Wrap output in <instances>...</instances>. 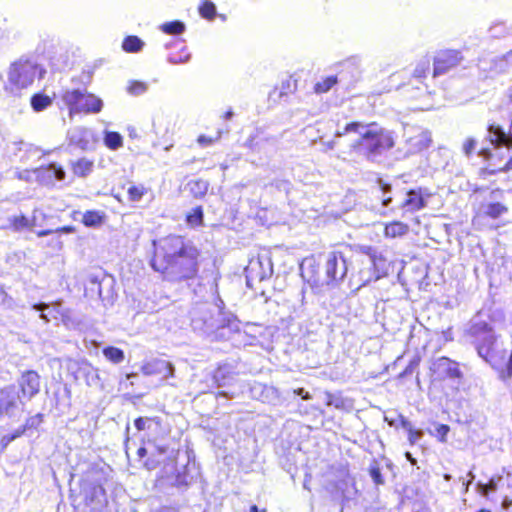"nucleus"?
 <instances>
[{
  "instance_id": "72a5a7b5",
  "label": "nucleus",
  "mask_w": 512,
  "mask_h": 512,
  "mask_svg": "<svg viewBox=\"0 0 512 512\" xmlns=\"http://www.w3.org/2000/svg\"><path fill=\"white\" fill-rule=\"evenodd\" d=\"M504 480V477L497 476L492 477L487 484H479L480 492L483 495H487L488 492H495L498 488L500 483Z\"/></svg>"
},
{
  "instance_id": "7ed1b4c3",
  "label": "nucleus",
  "mask_w": 512,
  "mask_h": 512,
  "mask_svg": "<svg viewBox=\"0 0 512 512\" xmlns=\"http://www.w3.org/2000/svg\"><path fill=\"white\" fill-rule=\"evenodd\" d=\"M45 70L29 60L13 62L4 75H0L2 92L8 96L18 97L28 89L36 79H41Z\"/></svg>"
},
{
  "instance_id": "0e129e2a",
  "label": "nucleus",
  "mask_w": 512,
  "mask_h": 512,
  "mask_svg": "<svg viewBox=\"0 0 512 512\" xmlns=\"http://www.w3.org/2000/svg\"><path fill=\"white\" fill-rule=\"evenodd\" d=\"M392 199L390 197H387V198H384L382 203H383V206H388L390 203H391Z\"/></svg>"
},
{
  "instance_id": "69168bd1",
  "label": "nucleus",
  "mask_w": 512,
  "mask_h": 512,
  "mask_svg": "<svg viewBox=\"0 0 512 512\" xmlns=\"http://www.w3.org/2000/svg\"><path fill=\"white\" fill-rule=\"evenodd\" d=\"M505 168H506V170H511L512 169V157L506 163Z\"/></svg>"
},
{
  "instance_id": "338daca9",
  "label": "nucleus",
  "mask_w": 512,
  "mask_h": 512,
  "mask_svg": "<svg viewBox=\"0 0 512 512\" xmlns=\"http://www.w3.org/2000/svg\"><path fill=\"white\" fill-rule=\"evenodd\" d=\"M250 512H266V510L259 511L256 505L251 506Z\"/></svg>"
},
{
  "instance_id": "13d9d810",
  "label": "nucleus",
  "mask_w": 512,
  "mask_h": 512,
  "mask_svg": "<svg viewBox=\"0 0 512 512\" xmlns=\"http://www.w3.org/2000/svg\"><path fill=\"white\" fill-rule=\"evenodd\" d=\"M53 233L52 230H42V231H38L37 232V236L38 237H43V236H47L49 234Z\"/></svg>"
},
{
  "instance_id": "39448f33",
  "label": "nucleus",
  "mask_w": 512,
  "mask_h": 512,
  "mask_svg": "<svg viewBox=\"0 0 512 512\" xmlns=\"http://www.w3.org/2000/svg\"><path fill=\"white\" fill-rule=\"evenodd\" d=\"M406 155L416 154L429 147L431 134L427 130L411 127L405 132Z\"/></svg>"
},
{
  "instance_id": "c756f323",
  "label": "nucleus",
  "mask_w": 512,
  "mask_h": 512,
  "mask_svg": "<svg viewBox=\"0 0 512 512\" xmlns=\"http://www.w3.org/2000/svg\"><path fill=\"white\" fill-rule=\"evenodd\" d=\"M185 31V24L181 21H171L162 25V32L171 35H180Z\"/></svg>"
},
{
  "instance_id": "f704fd0d",
  "label": "nucleus",
  "mask_w": 512,
  "mask_h": 512,
  "mask_svg": "<svg viewBox=\"0 0 512 512\" xmlns=\"http://www.w3.org/2000/svg\"><path fill=\"white\" fill-rule=\"evenodd\" d=\"M337 83V78L334 76L327 77L322 81H319L314 86V91L316 93H325L329 91L335 84Z\"/></svg>"
},
{
  "instance_id": "e433bc0d",
  "label": "nucleus",
  "mask_w": 512,
  "mask_h": 512,
  "mask_svg": "<svg viewBox=\"0 0 512 512\" xmlns=\"http://www.w3.org/2000/svg\"><path fill=\"white\" fill-rule=\"evenodd\" d=\"M147 193V189L143 186H131L128 189L129 199L131 201H139L145 194Z\"/></svg>"
},
{
  "instance_id": "a211bd4d",
  "label": "nucleus",
  "mask_w": 512,
  "mask_h": 512,
  "mask_svg": "<svg viewBox=\"0 0 512 512\" xmlns=\"http://www.w3.org/2000/svg\"><path fill=\"white\" fill-rule=\"evenodd\" d=\"M83 93L80 90H68L65 91L62 95L63 102L68 106L69 108V114L72 116L73 114H76V108L79 106L81 102Z\"/></svg>"
},
{
  "instance_id": "e2e57ef3",
  "label": "nucleus",
  "mask_w": 512,
  "mask_h": 512,
  "mask_svg": "<svg viewBox=\"0 0 512 512\" xmlns=\"http://www.w3.org/2000/svg\"><path fill=\"white\" fill-rule=\"evenodd\" d=\"M382 189H383V193L385 194V193L390 192V190H391V186H390V185H388V184H384V185L382 186Z\"/></svg>"
},
{
  "instance_id": "ea45409f",
  "label": "nucleus",
  "mask_w": 512,
  "mask_h": 512,
  "mask_svg": "<svg viewBox=\"0 0 512 512\" xmlns=\"http://www.w3.org/2000/svg\"><path fill=\"white\" fill-rule=\"evenodd\" d=\"M370 476L373 480V482L376 484V485H383L384 484V478L381 474V470L379 468L378 465H372L370 467Z\"/></svg>"
},
{
  "instance_id": "774afa93",
  "label": "nucleus",
  "mask_w": 512,
  "mask_h": 512,
  "mask_svg": "<svg viewBox=\"0 0 512 512\" xmlns=\"http://www.w3.org/2000/svg\"><path fill=\"white\" fill-rule=\"evenodd\" d=\"M506 95H507V97L509 98V100L512 102V87H510V88L507 90Z\"/></svg>"
},
{
  "instance_id": "1a4fd4ad",
  "label": "nucleus",
  "mask_w": 512,
  "mask_h": 512,
  "mask_svg": "<svg viewBox=\"0 0 512 512\" xmlns=\"http://www.w3.org/2000/svg\"><path fill=\"white\" fill-rule=\"evenodd\" d=\"M18 384L22 398L30 400L40 391V376L36 371H25L22 373Z\"/></svg>"
},
{
  "instance_id": "4468645a",
  "label": "nucleus",
  "mask_w": 512,
  "mask_h": 512,
  "mask_svg": "<svg viewBox=\"0 0 512 512\" xmlns=\"http://www.w3.org/2000/svg\"><path fill=\"white\" fill-rule=\"evenodd\" d=\"M434 365L438 371L445 373L450 378H459L461 376L458 364L449 358L441 357Z\"/></svg>"
},
{
  "instance_id": "6ab92c4d",
  "label": "nucleus",
  "mask_w": 512,
  "mask_h": 512,
  "mask_svg": "<svg viewBox=\"0 0 512 512\" xmlns=\"http://www.w3.org/2000/svg\"><path fill=\"white\" fill-rule=\"evenodd\" d=\"M94 167V161L87 158H80L72 163V171L78 177L89 175Z\"/></svg>"
},
{
  "instance_id": "4be33fe9",
  "label": "nucleus",
  "mask_w": 512,
  "mask_h": 512,
  "mask_svg": "<svg viewBox=\"0 0 512 512\" xmlns=\"http://www.w3.org/2000/svg\"><path fill=\"white\" fill-rule=\"evenodd\" d=\"M208 183L204 180H191L187 184V189L196 198L203 197L208 191Z\"/></svg>"
},
{
  "instance_id": "052dcab7",
  "label": "nucleus",
  "mask_w": 512,
  "mask_h": 512,
  "mask_svg": "<svg viewBox=\"0 0 512 512\" xmlns=\"http://www.w3.org/2000/svg\"><path fill=\"white\" fill-rule=\"evenodd\" d=\"M146 453H147V448L141 447V448L138 449V455L140 457H144L146 455Z\"/></svg>"
},
{
  "instance_id": "dca6fc26",
  "label": "nucleus",
  "mask_w": 512,
  "mask_h": 512,
  "mask_svg": "<svg viewBox=\"0 0 512 512\" xmlns=\"http://www.w3.org/2000/svg\"><path fill=\"white\" fill-rule=\"evenodd\" d=\"M425 207V201L421 194L416 190H410L407 193V198L402 204V208L414 212Z\"/></svg>"
},
{
  "instance_id": "3c124183",
  "label": "nucleus",
  "mask_w": 512,
  "mask_h": 512,
  "mask_svg": "<svg viewBox=\"0 0 512 512\" xmlns=\"http://www.w3.org/2000/svg\"><path fill=\"white\" fill-rule=\"evenodd\" d=\"M148 420L143 418H138L135 420V426L138 430H143L145 428V424Z\"/></svg>"
},
{
  "instance_id": "864d4df0",
  "label": "nucleus",
  "mask_w": 512,
  "mask_h": 512,
  "mask_svg": "<svg viewBox=\"0 0 512 512\" xmlns=\"http://www.w3.org/2000/svg\"><path fill=\"white\" fill-rule=\"evenodd\" d=\"M295 393L299 396H301L303 399L308 400L311 398L310 394L306 392L303 388H299L295 390Z\"/></svg>"
},
{
  "instance_id": "6e6552de",
  "label": "nucleus",
  "mask_w": 512,
  "mask_h": 512,
  "mask_svg": "<svg viewBox=\"0 0 512 512\" xmlns=\"http://www.w3.org/2000/svg\"><path fill=\"white\" fill-rule=\"evenodd\" d=\"M325 273L330 281L342 280L347 273L346 260L340 252H330L327 254L325 263Z\"/></svg>"
},
{
  "instance_id": "aec40b11",
  "label": "nucleus",
  "mask_w": 512,
  "mask_h": 512,
  "mask_svg": "<svg viewBox=\"0 0 512 512\" xmlns=\"http://www.w3.org/2000/svg\"><path fill=\"white\" fill-rule=\"evenodd\" d=\"M409 231V226L400 221H394L385 226L384 234L389 238L401 237Z\"/></svg>"
},
{
  "instance_id": "b1692460",
  "label": "nucleus",
  "mask_w": 512,
  "mask_h": 512,
  "mask_svg": "<svg viewBox=\"0 0 512 512\" xmlns=\"http://www.w3.org/2000/svg\"><path fill=\"white\" fill-rule=\"evenodd\" d=\"M36 213L37 211L35 210L31 220L25 217L24 215L15 216L12 221L14 228L16 230H21L24 228L32 229L33 227H35L37 221Z\"/></svg>"
},
{
  "instance_id": "58836bf2",
  "label": "nucleus",
  "mask_w": 512,
  "mask_h": 512,
  "mask_svg": "<svg viewBox=\"0 0 512 512\" xmlns=\"http://www.w3.org/2000/svg\"><path fill=\"white\" fill-rule=\"evenodd\" d=\"M146 90V83L140 81H133L128 87V92L135 96L143 94Z\"/></svg>"
},
{
  "instance_id": "393cba45",
  "label": "nucleus",
  "mask_w": 512,
  "mask_h": 512,
  "mask_svg": "<svg viewBox=\"0 0 512 512\" xmlns=\"http://www.w3.org/2000/svg\"><path fill=\"white\" fill-rule=\"evenodd\" d=\"M143 46L144 42L137 36H128L122 43L123 50L129 53L138 52L142 49Z\"/></svg>"
},
{
  "instance_id": "bf43d9fd",
  "label": "nucleus",
  "mask_w": 512,
  "mask_h": 512,
  "mask_svg": "<svg viewBox=\"0 0 512 512\" xmlns=\"http://www.w3.org/2000/svg\"><path fill=\"white\" fill-rule=\"evenodd\" d=\"M198 142L200 144H207V143H211V140L210 139H207L205 136H200L198 138Z\"/></svg>"
},
{
  "instance_id": "412c9836",
  "label": "nucleus",
  "mask_w": 512,
  "mask_h": 512,
  "mask_svg": "<svg viewBox=\"0 0 512 512\" xmlns=\"http://www.w3.org/2000/svg\"><path fill=\"white\" fill-rule=\"evenodd\" d=\"M399 420L401 421V427L407 430L408 432V440L410 444H415L423 437L422 430H415L410 421H408L403 415H399Z\"/></svg>"
},
{
  "instance_id": "f257e3e1",
  "label": "nucleus",
  "mask_w": 512,
  "mask_h": 512,
  "mask_svg": "<svg viewBox=\"0 0 512 512\" xmlns=\"http://www.w3.org/2000/svg\"><path fill=\"white\" fill-rule=\"evenodd\" d=\"M162 280L179 282L194 279L199 271L200 251L181 236H169L162 245Z\"/></svg>"
},
{
  "instance_id": "6e6d98bb",
  "label": "nucleus",
  "mask_w": 512,
  "mask_h": 512,
  "mask_svg": "<svg viewBox=\"0 0 512 512\" xmlns=\"http://www.w3.org/2000/svg\"><path fill=\"white\" fill-rule=\"evenodd\" d=\"M385 420L388 421L389 425H391V426H396V427L401 426V421L399 420V416L395 420L389 421L387 417L385 418Z\"/></svg>"
},
{
  "instance_id": "7c9ffc66",
  "label": "nucleus",
  "mask_w": 512,
  "mask_h": 512,
  "mask_svg": "<svg viewBox=\"0 0 512 512\" xmlns=\"http://www.w3.org/2000/svg\"><path fill=\"white\" fill-rule=\"evenodd\" d=\"M507 207L501 203H490L484 208L485 215L496 219L507 212Z\"/></svg>"
},
{
  "instance_id": "f3484780",
  "label": "nucleus",
  "mask_w": 512,
  "mask_h": 512,
  "mask_svg": "<svg viewBox=\"0 0 512 512\" xmlns=\"http://www.w3.org/2000/svg\"><path fill=\"white\" fill-rule=\"evenodd\" d=\"M326 404L338 410H350L352 402L341 395V393H326Z\"/></svg>"
},
{
  "instance_id": "4c0bfd02",
  "label": "nucleus",
  "mask_w": 512,
  "mask_h": 512,
  "mask_svg": "<svg viewBox=\"0 0 512 512\" xmlns=\"http://www.w3.org/2000/svg\"><path fill=\"white\" fill-rule=\"evenodd\" d=\"M203 211L201 207H197L187 216V222L191 226H198L202 223Z\"/></svg>"
},
{
  "instance_id": "423d86ee",
  "label": "nucleus",
  "mask_w": 512,
  "mask_h": 512,
  "mask_svg": "<svg viewBox=\"0 0 512 512\" xmlns=\"http://www.w3.org/2000/svg\"><path fill=\"white\" fill-rule=\"evenodd\" d=\"M247 283L251 281H263L271 277L273 273V265L269 258L257 257L251 259L245 269Z\"/></svg>"
},
{
  "instance_id": "c9c22d12",
  "label": "nucleus",
  "mask_w": 512,
  "mask_h": 512,
  "mask_svg": "<svg viewBox=\"0 0 512 512\" xmlns=\"http://www.w3.org/2000/svg\"><path fill=\"white\" fill-rule=\"evenodd\" d=\"M175 44L179 45V46H183V42L180 41L179 39L175 41ZM190 58V54L188 52H186L183 47H181V51L178 55H169L168 56V61L171 62V63H184V62H187Z\"/></svg>"
},
{
  "instance_id": "37998d69",
  "label": "nucleus",
  "mask_w": 512,
  "mask_h": 512,
  "mask_svg": "<svg viewBox=\"0 0 512 512\" xmlns=\"http://www.w3.org/2000/svg\"><path fill=\"white\" fill-rule=\"evenodd\" d=\"M429 61L425 60V61H422L420 62L415 70H414V77L416 78H422V77H425L426 76V73L429 71Z\"/></svg>"
},
{
  "instance_id": "c85d7f7f",
  "label": "nucleus",
  "mask_w": 512,
  "mask_h": 512,
  "mask_svg": "<svg viewBox=\"0 0 512 512\" xmlns=\"http://www.w3.org/2000/svg\"><path fill=\"white\" fill-rule=\"evenodd\" d=\"M83 224L87 227H96L103 222V214L95 211H87L83 215Z\"/></svg>"
},
{
  "instance_id": "0eeeda50",
  "label": "nucleus",
  "mask_w": 512,
  "mask_h": 512,
  "mask_svg": "<svg viewBox=\"0 0 512 512\" xmlns=\"http://www.w3.org/2000/svg\"><path fill=\"white\" fill-rule=\"evenodd\" d=\"M462 60L463 57L459 51L443 50L438 52L434 58V76L446 74L457 67Z\"/></svg>"
},
{
  "instance_id": "8fccbe9b",
  "label": "nucleus",
  "mask_w": 512,
  "mask_h": 512,
  "mask_svg": "<svg viewBox=\"0 0 512 512\" xmlns=\"http://www.w3.org/2000/svg\"><path fill=\"white\" fill-rule=\"evenodd\" d=\"M33 308L38 310V311L43 312L44 310H46L48 308V305L45 304V303L35 304V305H33ZM40 318L43 319L46 323L49 322V319H48L47 315L44 314V313L40 314Z\"/></svg>"
},
{
  "instance_id": "a878e982",
  "label": "nucleus",
  "mask_w": 512,
  "mask_h": 512,
  "mask_svg": "<svg viewBox=\"0 0 512 512\" xmlns=\"http://www.w3.org/2000/svg\"><path fill=\"white\" fill-rule=\"evenodd\" d=\"M51 104H52V98L47 95L35 94L31 98V106H32L33 110L36 112H40V111L48 108Z\"/></svg>"
},
{
  "instance_id": "5701e85b",
  "label": "nucleus",
  "mask_w": 512,
  "mask_h": 512,
  "mask_svg": "<svg viewBox=\"0 0 512 512\" xmlns=\"http://www.w3.org/2000/svg\"><path fill=\"white\" fill-rule=\"evenodd\" d=\"M233 374L232 368L228 364L220 365L214 372V380L218 386H225L227 380Z\"/></svg>"
},
{
  "instance_id": "20e7f679",
  "label": "nucleus",
  "mask_w": 512,
  "mask_h": 512,
  "mask_svg": "<svg viewBox=\"0 0 512 512\" xmlns=\"http://www.w3.org/2000/svg\"><path fill=\"white\" fill-rule=\"evenodd\" d=\"M467 334L473 338L479 356L495 366L496 336L493 329L485 321L475 317L469 324Z\"/></svg>"
},
{
  "instance_id": "9b49d317",
  "label": "nucleus",
  "mask_w": 512,
  "mask_h": 512,
  "mask_svg": "<svg viewBox=\"0 0 512 512\" xmlns=\"http://www.w3.org/2000/svg\"><path fill=\"white\" fill-rule=\"evenodd\" d=\"M20 396L14 386H6L0 389V412L12 415L18 408Z\"/></svg>"
},
{
  "instance_id": "a19ab883",
  "label": "nucleus",
  "mask_w": 512,
  "mask_h": 512,
  "mask_svg": "<svg viewBox=\"0 0 512 512\" xmlns=\"http://www.w3.org/2000/svg\"><path fill=\"white\" fill-rule=\"evenodd\" d=\"M42 414H36L30 418H28L24 424L23 427H21L20 429H24V432L26 431V429H29V428H37L41 423H42Z\"/></svg>"
},
{
  "instance_id": "79ce46f5",
  "label": "nucleus",
  "mask_w": 512,
  "mask_h": 512,
  "mask_svg": "<svg viewBox=\"0 0 512 512\" xmlns=\"http://www.w3.org/2000/svg\"><path fill=\"white\" fill-rule=\"evenodd\" d=\"M24 433V429H17L14 433L12 434H6V435H3L0 439V444L3 446V447H6L8 444H10L12 441H14L16 438L20 437L22 434Z\"/></svg>"
},
{
  "instance_id": "c03bdc74",
  "label": "nucleus",
  "mask_w": 512,
  "mask_h": 512,
  "mask_svg": "<svg viewBox=\"0 0 512 512\" xmlns=\"http://www.w3.org/2000/svg\"><path fill=\"white\" fill-rule=\"evenodd\" d=\"M370 263L373 265L375 270L383 269L385 259L376 253L370 255Z\"/></svg>"
},
{
  "instance_id": "49530a36",
  "label": "nucleus",
  "mask_w": 512,
  "mask_h": 512,
  "mask_svg": "<svg viewBox=\"0 0 512 512\" xmlns=\"http://www.w3.org/2000/svg\"><path fill=\"white\" fill-rule=\"evenodd\" d=\"M173 376V366L170 362H162V378Z\"/></svg>"
},
{
  "instance_id": "2eb2a0df",
  "label": "nucleus",
  "mask_w": 512,
  "mask_h": 512,
  "mask_svg": "<svg viewBox=\"0 0 512 512\" xmlns=\"http://www.w3.org/2000/svg\"><path fill=\"white\" fill-rule=\"evenodd\" d=\"M33 172L43 180H52L53 178L63 180L65 178V171L56 164H51L47 168L36 169Z\"/></svg>"
},
{
  "instance_id": "de8ad7c7",
  "label": "nucleus",
  "mask_w": 512,
  "mask_h": 512,
  "mask_svg": "<svg viewBox=\"0 0 512 512\" xmlns=\"http://www.w3.org/2000/svg\"><path fill=\"white\" fill-rule=\"evenodd\" d=\"M475 146H476V141L474 139H468L463 145V150H464L465 154L470 155L473 152V150L475 149Z\"/></svg>"
},
{
  "instance_id": "cd10ccee",
  "label": "nucleus",
  "mask_w": 512,
  "mask_h": 512,
  "mask_svg": "<svg viewBox=\"0 0 512 512\" xmlns=\"http://www.w3.org/2000/svg\"><path fill=\"white\" fill-rule=\"evenodd\" d=\"M103 354L107 360L115 364L121 363L125 358L121 349L112 346L104 348Z\"/></svg>"
},
{
  "instance_id": "ddd939ff",
  "label": "nucleus",
  "mask_w": 512,
  "mask_h": 512,
  "mask_svg": "<svg viewBox=\"0 0 512 512\" xmlns=\"http://www.w3.org/2000/svg\"><path fill=\"white\" fill-rule=\"evenodd\" d=\"M103 106L102 100L92 94L83 93L79 106L74 108L76 113H98Z\"/></svg>"
},
{
  "instance_id": "603ef678",
  "label": "nucleus",
  "mask_w": 512,
  "mask_h": 512,
  "mask_svg": "<svg viewBox=\"0 0 512 512\" xmlns=\"http://www.w3.org/2000/svg\"><path fill=\"white\" fill-rule=\"evenodd\" d=\"M503 481H505L507 488L511 489V496H512V473L507 472L506 477L504 478Z\"/></svg>"
},
{
  "instance_id": "a18cd8bd",
  "label": "nucleus",
  "mask_w": 512,
  "mask_h": 512,
  "mask_svg": "<svg viewBox=\"0 0 512 512\" xmlns=\"http://www.w3.org/2000/svg\"><path fill=\"white\" fill-rule=\"evenodd\" d=\"M449 426L445 425V424H439L437 427H436V436L439 438V440L441 442H445L446 441V436L449 432Z\"/></svg>"
},
{
  "instance_id": "f8f14e48",
  "label": "nucleus",
  "mask_w": 512,
  "mask_h": 512,
  "mask_svg": "<svg viewBox=\"0 0 512 512\" xmlns=\"http://www.w3.org/2000/svg\"><path fill=\"white\" fill-rule=\"evenodd\" d=\"M490 142L496 147H512V135L505 133L499 125H490L488 128Z\"/></svg>"
},
{
  "instance_id": "680f3d73",
  "label": "nucleus",
  "mask_w": 512,
  "mask_h": 512,
  "mask_svg": "<svg viewBox=\"0 0 512 512\" xmlns=\"http://www.w3.org/2000/svg\"><path fill=\"white\" fill-rule=\"evenodd\" d=\"M406 458L412 463V464H415L416 463V460L412 457L411 453L409 452H406Z\"/></svg>"
},
{
  "instance_id": "09e8293b",
  "label": "nucleus",
  "mask_w": 512,
  "mask_h": 512,
  "mask_svg": "<svg viewBox=\"0 0 512 512\" xmlns=\"http://www.w3.org/2000/svg\"><path fill=\"white\" fill-rule=\"evenodd\" d=\"M320 144L322 146L321 151L322 152H328V151L334 149V147L336 145V141L335 140H330V141L320 140Z\"/></svg>"
},
{
  "instance_id": "f03ea898",
  "label": "nucleus",
  "mask_w": 512,
  "mask_h": 512,
  "mask_svg": "<svg viewBox=\"0 0 512 512\" xmlns=\"http://www.w3.org/2000/svg\"><path fill=\"white\" fill-rule=\"evenodd\" d=\"M351 132L360 136V139L355 143V147H358L370 160H374L395 145L392 132L380 128L374 123L368 125L359 122L349 123L343 131H336L335 138Z\"/></svg>"
},
{
  "instance_id": "5fc2aeb1",
  "label": "nucleus",
  "mask_w": 512,
  "mask_h": 512,
  "mask_svg": "<svg viewBox=\"0 0 512 512\" xmlns=\"http://www.w3.org/2000/svg\"><path fill=\"white\" fill-rule=\"evenodd\" d=\"M74 227L72 226H64L60 229H57L56 232H63V233H72L74 232Z\"/></svg>"
},
{
  "instance_id": "9d476101",
  "label": "nucleus",
  "mask_w": 512,
  "mask_h": 512,
  "mask_svg": "<svg viewBox=\"0 0 512 512\" xmlns=\"http://www.w3.org/2000/svg\"><path fill=\"white\" fill-rule=\"evenodd\" d=\"M86 506L92 512H102L107 505L105 489L100 485H93L85 490Z\"/></svg>"
},
{
  "instance_id": "473e14b6",
  "label": "nucleus",
  "mask_w": 512,
  "mask_h": 512,
  "mask_svg": "<svg viewBox=\"0 0 512 512\" xmlns=\"http://www.w3.org/2000/svg\"><path fill=\"white\" fill-rule=\"evenodd\" d=\"M199 13L203 18L212 20L216 15V6L210 0H204L199 7Z\"/></svg>"
},
{
  "instance_id": "2f4dec72",
  "label": "nucleus",
  "mask_w": 512,
  "mask_h": 512,
  "mask_svg": "<svg viewBox=\"0 0 512 512\" xmlns=\"http://www.w3.org/2000/svg\"><path fill=\"white\" fill-rule=\"evenodd\" d=\"M192 480L193 477L189 474L188 468L184 467L183 472H178L171 484L178 488H182L188 486Z\"/></svg>"
},
{
  "instance_id": "4d7b16f0",
  "label": "nucleus",
  "mask_w": 512,
  "mask_h": 512,
  "mask_svg": "<svg viewBox=\"0 0 512 512\" xmlns=\"http://www.w3.org/2000/svg\"><path fill=\"white\" fill-rule=\"evenodd\" d=\"M204 324H205V326H206V331H207V332H208V331H212V330L216 327V326L214 325V323H213V322H211V321H207V320H205V321H204Z\"/></svg>"
},
{
  "instance_id": "bb28decb",
  "label": "nucleus",
  "mask_w": 512,
  "mask_h": 512,
  "mask_svg": "<svg viewBox=\"0 0 512 512\" xmlns=\"http://www.w3.org/2000/svg\"><path fill=\"white\" fill-rule=\"evenodd\" d=\"M105 145L112 150H116L123 145V138L117 132H106L104 137Z\"/></svg>"
}]
</instances>
